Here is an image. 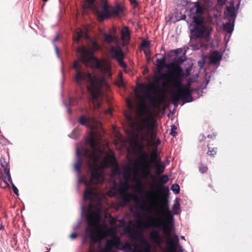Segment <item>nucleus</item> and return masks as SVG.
Listing matches in <instances>:
<instances>
[{"label": "nucleus", "mask_w": 252, "mask_h": 252, "mask_svg": "<svg viewBox=\"0 0 252 252\" xmlns=\"http://www.w3.org/2000/svg\"><path fill=\"white\" fill-rule=\"evenodd\" d=\"M77 52L80 54V58L82 63H88L92 62L94 64L93 66L102 74L99 77L92 75L89 72L84 70L78 61H75L73 62L72 68L75 70L74 81L80 87L88 84L87 89L91 94L92 101L97 100L100 95L101 88L106 85L104 76H110L112 74L110 65L103 61H100L92 57L89 52L84 47L78 48Z\"/></svg>", "instance_id": "nucleus-1"}, {"label": "nucleus", "mask_w": 252, "mask_h": 252, "mask_svg": "<svg viewBox=\"0 0 252 252\" xmlns=\"http://www.w3.org/2000/svg\"><path fill=\"white\" fill-rule=\"evenodd\" d=\"M159 208L162 215L166 218L165 223L161 219L150 218L146 222H143L141 220H139L138 224L143 228H148L152 227L162 229L165 235L169 237L167 244L172 251H176L179 239L177 235H175L173 238H171L172 224L170 220L173 219V215L169 209L168 200L166 196L162 197L160 200Z\"/></svg>", "instance_id": "nucleus-2"}, {"label": "nucleus", "mask_w": 252, "mask_h": 252, "mask_svg": "<svg viewBox=\"0 0 252 252\" xmlns=\"http://www.w3.org/2000/svg\"><path fill=\"white\" fill-rule=\"evenodd\" d=\"M88 142L93 151L83 148L81 152L77 150L76 153L78 157L83 155L86 158L91 175L89 182L85 178L80 179V182L84 183L86 186H92L100 182L101 168L99 166V156L96 152L101 153L102 151L99 147L98 139L94 137L92 134L90 135Z\"/></svg>", "instance_id": "nucleus-3"}, {"label": "nucleus", "mask_w": 252, "mask_h": 252, "mask_svg": "<svg viewBox=\"0 0 252 252\" xmlns=\"http://www.w3.org/2000/svg\"><path fill=\"white\" fill-rule=\"evenodd\" d=\"M101 209L97 206L90 205V210L86 214V220L88 226L92 229L86 228V231H90V238L91 242L99 243L104 237L108 236L111 229L107 228L99 224L101 218Z\"/></svg>", "instance_id": "nucleus-4"}, {"label": "nucleus", "mask_w": 252, "mask_h": 252, "mask_svg": "<svg viewBox=\"0 0 252 252\" xmlns=\"http://www.w3.org/2000/svg\"><path fill=\"white\" fill-rule=\"evenodd\" d=\"M198 75L195 77H190L188 79L187 83L186 85L182 83L183 79H180V77L178 78V83L173 81V79H171V81L167 87H172L177 89V91L174 93L172 97L173 102L174 104L177 103L179 100H182L186 102H190L192 101L191 96L193 90L190 89L191 84L195 82L198 78Z\"/></svg>", "instance_id": "nucleus-5"}, {"label": "nucleus", "mask_w": 252, "mask_h": 252, "mask_svg": "<svg viewBox=\"0 0 252 252\" xmlns=\"http://www.w3.org/2000/svg\"><path fill=\"white\" fill-rule=\"evenodd\" d=\"M168 180V176L163 175L159 179L157 189H152L151 191L146 192V197L149 202L153 203L158 200L161 195L166 194L168 193L169 191L168 187L163 186V185L166 184Z\"/></svg>", "instance_id": "nucleus-6"}, {"label": "nucleus", "mask_w": 252, "mask_h": 252, "mask_svg": "<svg viewBox=\"0 0 252 252\" xmlns=\"http://www.w3.org/2000/svg\"><path fill=\"white\" fill-rule=\"evenodd\" d=\"M200 16H195L193 17V22L196 25L194 29L195 34L197 37H204L207 39L209 37L212 28L206 25L204 20Z\"/></svg>", "instance_id": "nucleus-7"}, {"label": "nucleus", "mask_w": 252, "mask_h": 252, "mask_svg": "<svg viewBox=\"0 0 252 252\" xmlns=\"http://www.w3.org/2000/svg\"><path fill=\"white\" fill-rule=\"evenodd\" d=\"M139 88L142 92H145L144 97L146 100L149 101L150 104L154 107H157L161 102V99L159 97L153 96L151 94V93L155 88V86L153 84H149L145 85L142 83L138 85Z\"/></svg>", "instance_id": "nucleus-8"}, {"label": "nucleus", "mask_w": 252, "mask_h": 252, "mask_svg": "<svg viewBox=\"0 0 252 252\" xmlns=\"http://www.w3.org/2000/svg\"><path fill=\"white\" fill-rule=\"evenodd\" d=\"M126 118L129 122L130 126L132 129H135L137 132H143L145 129L152 130L153 128L150 124V118L149 117L142 119L140 122L136 121L130 115H127Z\"/></svg>", "instance_id": "nucleus-9"}, {"label": "nucleus", "mask_w": 252, "mask_h": 252, "mask_svg": "<svg viewBox=\"0 0 252 252\" xmlns=\"http://www.w3.org/2000/svg\"><path fill=\"white\" fill-rule=\"evenodd\" d=\"M186 61L185 57H180L168 63L169 69H171L172 77L173 81L178 83V78L183 74V68L181 64Z\"/></svg>", "instance_id": "nucleus-10"}, {"label": "nucleus", "mask_w": 252, "mask_h": 252, "mask_svg": "<svg viewBox=\"0 0 252 252\" xmlns=\"http://www.w3.org/2000/svg\"><path fill=\"white\" fill-rule=\"evenodd\" d=\"M168 63H166V59L164 56H163L161 59H158L157 60L156 65L158 72L161 71L164 67L166 68L167 69V71L165 73L162 74V77L164 80L162 86L164 87H167L171 81V79L172 78L171 69H169L170 68L168 67Z\"/></svg>", "instance_id": "nucleus-11"}, {"label": "nucleus", "mask_w": 252, "mask_h": 252, "mask_svg": "<svg viewBox=\"0 0 252 252\" xmlns=\"http://www.w3.org/2000/svg\"><path fill=\"white\" fill-rule=\"evenodd\" d=\"M127 188H126V189L123 190L121 189H120V192L121 193L123 194L122 198V201L124 204H126L128 203L130 200H134L137 204L139 205L140 208L142 210H145V205L143 200L134 195H132L129 193H125L126 191L127 190Z\"/></svg>", "instance_id": "nucleus-12"}, {"label": "nucleus", "mask_w": 252, "mask_h": 252, "mask_svg": "<svg viewBox=\"0 0 252 252\" xmlns=\"http://www.w3.org/2000/svg\"><path fill=\"white\" fill-rule=\"evenodd\" d=\"M97 14L99 21H103L111 16V8L106 3H105L102 6V10L98 11Z\"/></svg>", "instance_id": "nucleus-13"}, {"label": "nucleus", "mask_w": 252, "mask_h": 252, "mask_svg": "<svg viewBox=\"0 0 252 252\" xmlns=\"http://www.w3.org/2000/svg\"><path fill=\"white\" fill-rule=\"evenodd\" d=\"M210 64L219 65L222 59V56L220 52L218 51H214L208 57Z\"/></svg>", "instance_id": "nucleus-14"}, {"label": "nucleus", "mask_w": 252, "mask_h": 252, "mask_svg": "<svg viewBox=\"0 0 252 252\" xmlns=\"http://www.w3.org/2000/svg\"><path fill=\"white\" fill-rule=\"evenodd\" d=\"M121 244L119 237L117 236H114L111 239L107 240L105 246V248H108L109 249H112L113 247L119 249Z\"/></svg>", "instance_id": "nucleus-15"}, {"label": "nucleus", "mask_w": 252, "mask_h": 252, "mask_svg": "<svg viewBox=\"0 0 252 252\" xmlns=\"http://www.w3.org/2000/svg\"><path fill=\"white\" fill-rule=\"evenodd\" d=\"M197 37L198 39H196L194 43L192 42L191 47H192L194 50H199L201 48L206 47V42L208 41L209 37L207 39H206L204 37Z\"/></svg>", "instance_id": "nucleus-16"}, {"label": "nucleus", "mask_w": 252, "mask_h": 252, "mask_svg": "<svg viewBox=\"0 0 252 252\" xmlns=\"http://www.w3.org/2000/svg\"><path fill=\"white\" fill-rule=\"evenodd\" d=\"M150 239L155 244L161 245L163 243L162 238L159 232L157 230H152L150 234Z\"/></svg>", "instance_id": "nucleus-17"}, {"label": "nucleus", "mask_w": 252, "mask_h": 252, "mask_svg": "<svg viewBox=\"0 0 252 252\" xmlns=\"http://www.w3.org/2000/svg\"><path fill=\"white\" fill-rule=\"evenodd\" d=\"M110 52L112 57L116 60L124 57L123 51L119 46H112L110 48Z\"/></svg>", "instance_id": "nucleus-18"}, {"label": "nucleus", "mask_w": 252, "mask_h": 252, "mask_svg": "<svg viewBox=\"0 0 252 252\" xmlns=\"http://www.w3.org/2000/svg\"><path fill=\"white\" fill-rule=\"evenodd\" d=\"M121 39L125 42L128 43L130 40V31L128 27H124L121 31Z\"/></svg>", "instance_id": "nucleus-19"}, {"label": "nucleus", "mask_w": 252, "mask_h": 252, "mask_svg": "<svg viewBox=\"0 0 252 252\" xmlns=\"http://www.w3.org/2000/svg\"><path fill=\"white\" fill-rule=\"evenodd\" d=\"M138 153L139 156L138 157V160L136 162V164L149 160L148 159L149 158V155L147 152L143 150V147L142 146L139 148Z\"/></svg>", "instance_id": "nucleus-20"}, {"label": "nucleus", "mask_w": 252, "mask_h": 252, "mask_svg": "<svg viewBox=\"0 0 252 252\" xmlns=\"http://www.w3.org/2000/svg\"><path fill=\"white\" fill-rule=\"evenodd\" d=\"M103 162L105 166H107L108 164L113 165L117 164L114 153L112 152L111 154L107 155L103 159Z\"/></svg>", "instance_id": "nucleus-21"}, {"label": "nucleus", "mask_w": 252, "mask_h": 252, "mask_svg": "<svg viewBox=\"0 0 252 252\" xmlns=\"http://www.w3.org/2000/svg\"><path fill=\"white\" fill-rule=\"evenodd\" d=\"M124 231L132 239H136L139 234L137 230L132 229L129 226H126L124 229Z\"/></svg>", "instance_id": "nucleus-22"}, {"label": "nucleus", "mask_w": 252, "mask_h": 252, "mask_svg": "<svg viewBox=\"0 0 252 252\" xmlns=\"http://www.w3.org/2000/svg\"><path fill=\"white\" fill-rule=\"evenodd\" d=\"M123 12V8L119 5L111 7V16H119Z\"/></svg>", "instance_id": "nucleus-23"}, {"label": "nucleus", "mask_w": 252, "mask_h": 252, "mask_svg": "<svg viewBox=\"0 0 252 252\" xmlns=\"http://www.w3.org/2000/svg\"><path fill=\"white\" fill-rule=\"evenodd\" d=\"M190 11L196 14L197 16H201L203 14L202 7L198 4H196L193 7H192Z\"/></svg>", "instance_id": "nucleus-24"}, {"label": "nucleus", "mask_w": 252, "mask_h": 252, "mask_svg": "<svg viewBox=\"0 0 252 252\" xmlns=\"http://www.w3.org/2000/svg\"><path fill=\"white\" fill-rule=\"evenodd\" d=\"M95 121V119L94 118H91L89 117L87 118L85 116L82 115L79 119V122L80 124L82 125H86L87 122L88 123H91V122H93Z\"/></svg>", "instance_id": "nucleus-25"}, {"label": "nucleus", "mask_w": 252, "mask_h": 252, "mask_svg": "<svg viewBox=\"0 0 252 252\" xmlns=\"http://www.w3.org/2000/svg\"><path fill=\"white\" fill-rule=\"evenodd\" d=\"M93 195V190L91 189H87L84 192V199L86 200H91L92 199Z\"/></svg>", "instance_id": "nucleus-26"}, {"label": "nucleus", "mask_w": 252, "mask_h": 252, "mask_svg": "<svg viewBox=\"0 0 252 252\" xmlns=\"http://www.w3.org/2000/svg\"><path fill=\"white\" fill-rule=\"evenodd\" d=\"M139 113L141 116L149 114L150 111L149 108L145 103H142L140 104L139 107Z\"/></svg>", "instance_id": "nucleus-27"}, {"label": "nucleus", "mask_w": 252, "mask_h": 252, "mask_svg": "<svg viewBox=\"0 0 252 252\" xmlns=\"http://www.w3.org/2000/svg\"><path fill=\"white\" fill-rule=\"evenodd\" d=\"M84 159L80 158L74 164V169L78 175L81 174V168L82 167Z\"/></svg>", "instance_id": "nucleus-28"}, {"label": "nucleus", "mask_w": 252, "mask_h": 252, "mask_svg": "<svg viewBox=\"0 0 252 252\" xmlns=\"http://www.w3.org/2000/svg\"><path fill=\"white\" fill-rule=\"evenodd\" d=\"M208 152L207 155L211 157H214L217 153V148L211 147L209 144H207Z\"/></svg>", "instance_id": "nucleus-29"}, {"label": "nucleus", "mask_w": 252, "mask_h": 252, "mask_svg": "<svg viewBox=\"0 0 252 252\" xmlns=\"http://www.w3.org/2000/svg\"><path fill=\"white\" fill-rule=\"evenodd\" d=\"M155 167L157 174H162L165 169V166L161 162L157 163Z\"/></svg>", "instance_id": "nucleus-30"}, {"label": "nucleus", "mask_w": 252, "mask_h": 252, "mask_svg": "<svg viewBox=\"0 0 252 252\" xmlns=\"http://www.w3.org/2000/svg\"><path fill=\"white\" fill-rule=\"evenodd\" d=\"M95 0H85L84 3V6L86 8L93 9L94 7Z\"/></svg>", "instance_id": "nucleus-31"}, {"label": "nucleus", "mask_w": 252, "mask_h": 252, "mask_svg": "<svg viewBox=\"0 0 252 252\" xmlns=\"http://www.w3.org/2000/svg\"><path fill=\"white\" fill-rule=\"evenodd\" d=\"M137 164L142 167V170L147 169L151 170V162L149 160L142 163H139Z\"/></svg>", "instance_id": "nucleus-32"}, {"label": "nucleus", "mask_w": 252, "mask_h": 252, "mask_svg": "<svg viewBox=\"0 0 252 252\" xmlns=\"http://www.w3.org/2000/svg\"><path fill=\"white\" fill-rule=\"evenodd\" d=\"M227 15L229 17L233 18L236 17L235 14V8L234 6L227 7Z\"/></svg>", "instance_id": "nucleus-33"}, {"label": "nucleus", "mask_w": 252, "mask_h": 252, "mask_svg": "<svg viewBox=\"0 0 252 252\" xmlns=\"http://www.w3.org/2000/svg\"><path fill=\"white\" fill-rule=\"evenodd\" d=\"M4 172L7 176L8 181L11 182V177L10 173V166L8 163H5V167L3 168Z\"/></svg>", "instance_id": "nucleus-34"}, {"label": "nucleus", "mask_w": 252, "mask_h": 252, "mask_svg": "<svg viewBox=\"0 0 252 252\" xmlns=\"http://www.w3.org/2000/svg\"><path fill=\"white\" fill-rule=\"evenodd\" d=\"M104 41L108 43H111L114 41L113 37L111 35L107 33L104 34Z\"/></svg>", "instance_id": "nucleus-35"}, {"label": "nucleus", "mask_w": 252, "mask_h": 252, "mask_svg": "<svg viewBox=\"0 0 252 252\" xmlns=\"http://www.w3.org/2000/svg\"><path fill=\"white\" fill-rule=\"evenodd\" d=\"M151 163H154L157 164V163H160V160H158L157 158V155L156 153H153L151 156Z\"/></svg>", "instance_id": "nucleus-36"}, {"label": "nucleus", "mask_w": 252, "mask_h": 252, "mask_svg": "<svg viewBox=\"0 0 252 252\" xmlns=\"http://www.w3.org/2000/svg\"><path fill=\"white\" fill-rule=\"evenodd\" d=\"M122 249L126 252H129L132 250L131 245L129 243H126L123 246Z\"/></svg>", "instance_id": "nucleus-37"}, {"label": "nucleus", "mask_w": 252, "mask_h": 252, "mask_svg": "<svg viewBox=\"0 0 252 252\" xmlns=\"http://www.w3.org/2000/svg\"><path fill=\"white\" fill-rule=\"evenodd\" d=\"M198 169L201 173H204L207 172L208 167L206 165L203 164L202 163H200L198 165Z\"/></svg>", "instance_id": "nucleus-38"}, {"label": "nucleus", "mask_w": 252, "mask_h": 252, "mask_svg": "<svg viewBox=\"0 0 252 252\" xmlns=\"http://www.w3.org/2000/svg\"><path fill=\"white\" fill-rule=\"evenodd\" d=\"M171 189L176 194H178L180 191V187L177 184H174L172 185Z\"/></svg>", "instance_id": "nucleus-39"}, {"label": "nucleus", "mask_w": 252, "mask_h": 252, "mask_svg": "<svg viewBox=\"0 0 252 252\" xmlns=\"http://www.w3.org/2000/svg\"><path fill=\"white\" fill-rule=\"evenodd\" d=\"M0 187L3 189H6L9 187V184L4 179H0Z\"/></svg>", "instance_id": "nucleus-40"}, {"label": "nucleus", "mask_w": 252, "mask_h": 252, "mask_svg": "<svg viewBox=\"0 0 252 252\" xmlns=\"http://www.w3.org/2000/svg\"><path fill=\"white\" fill-rule=\"evenodd\" d=\"M173 210L174 214H178L180 211V204L179 203H176L173 205Z\"/></svg>", "instance_id": "nucleus-41"}, {"label": "nucleus", "mask_w": 252, "mask_h": 252, "mask_svg": "<svg viewBox=\"0 0 252 252\" xmlns=\"http://www.w3.org/2000/svg\"><path fill=\"white\" fill-rule=\"evenodd\" d=\"M150 45V42L146 40H143L141 43L142 48H146L149 47Z\"/></svg>", "instance_id": "nucleus-42"}, {"label": "nucleus", "mask_w": 252, "mask_h": 252, "mask_svg": "<svg viewBox=\"0 0 252 252\" xmlns=\"http://www.w3.org/2000/svg\"><path fill=\"white\" fill-rule=\"evenodd\" d=\"M190 69L189 68H187L186 69L185 72H184V71L183 70V74L181 76H180V79H183V78L184 77H188L190 75Z\"/></svg>", "instance_id": "nucleus-43"}, {"label": "nucleus", "mask_w": 252, "mask_h": 252, "mask_svg": "<svg viewBox=\"0 0 252 252\" xmlns=\"http://www.w3.org/2000/svg\"><path fill=\"white\" fill-rule=\"evenodd\" d=\"M224 29L225 31H226L227 32H228V33H231L232 32V30H233V28L231 27V26L230 24V23H228V24H225L224 26Z\"/></svg>", "instance_id": "nucleus-44"}, {"label": "nucleus", "mask_w": 252, "mask_h": 252, "mask_svg": "<svg viewBox=\"0 0 252 252\" xmlns=\"http://www.w3.org/2000/svg\"><path fill=\"white\" fill-rule=\"evenodd\" d=\"M82 36V31H79L76 32V35L74 36V39L78 42L81 37Z\"/></svg>", "instance_id": "nucleus-45"}, {"label": "nucleus", "mask_w": 252, "mask_h": 252, "mask_svg": "<svg viewBox=\"0 0 252 252\" xmlns=\"http://www.w3.org/2000/svg\"><path fill=\"white\" fill-rule=\"evenodd\" d=\"M176 130H177V127L174 125H172L171 126L170 134L172 136L175 137L177 135V132L176 131Z\"/></svg>", "instance_id": "nucleus-46"}, {"label": "nucleus", "mask_w": 252, "mask_h": 252, "mask_svg": "<svg viewBox=\"0 0 252 252\" xmlns=\"http://www.w3.org/2000/svg\"><path fill=\"white\" fill-rule=\"evenodd\" d=\"M123 59H124V57L117 60V61L118 62V63L121 67H122L123 68H125V67H126V63L124 62Z\"/></svg>", "instance_id": "nucleus-47"}, {"label": "nucleus", "mask_w": 252, "mask_h": 252, "mask_svg": "<svg viewBox=\"0 0 252 252\" xmlns=\"http://www.w3.org/2000/svg\"><path fill=\"white\" fill-rule=\"evenodd\" d=\"M100 49L99 45L95 41L92 43V49L93 51H97Z\"/></svg>", "instance_id": "nucleus-48"}, {"label": "nucleus", "mask_w": 252, "mask_h": 252, "mask_svg": "<svg viewBox=\"0 0 252 252\" xmlns=\"http://www.w3.org/2000/svg\"><path fill=\"white\" fill-rule=\"evenodd\" d=\"M12 186V190L13 191V192L16 194L17 195H18V189L15 187L14 184L13 183L12 181L11 180V182H9Z\"/></svg>", "instance_id": "nucleus-49"}, {"label": "nucleus", "mask_w": 252, "mask_h": 252, "mask_svg": "<svg viewBox=\"0 0 252 252\" xmlns=\"http://www.w3.org/2000/svg\"><path fill=\"white\" fill-rule=\"evenodd\" d=\"M145 177H147L150 175H151V170H142Z\"/></svg>", "instance_id": "nucleus-50"}, {"label": "nucleus", "mask_w": 252, "mask_h": 252, "mask_svg": "<svg viewBox=\"0 0 252 252\" xmlns=\"http://www.w3.org/2000/svg\"><path fill=\"white\" fill-rule=\"evenodd\" d=\"M205 139H206V137L204 134H201L198 136V140L199 142H203L205 140Z\"/></svg>", "instance_id": "nucleus-51"}, {"label": "nucleus", "mask_w": 252, "mask_h": 252, "mask_svg": "<svg viewBox=\"0 0 252 252\" xmlns=\"http://www.w3.org/2000/svg\"><path fill=\"white\" fill-rule=\"evenodd\" d=\"M137 186L139 188V189L137 190V192L138 193L142 192L143 191L142 189H141V188L142 187V185L141 182L139 180L138 181Z\"/></svg>", "instance_id": "nucleus-52"}, {"label": "nucleus", "mask_w": 252, "mask_h": 252, "mask_svg": "<svg viewBox=\"0 0 252 252\" xmlns=\"http://www.w3.org/2000/svg\"><path fill=\"white\" fill-rule=\"evenodd\" d=\"M145 252H151V246L150 244H147L145 248Z\"/></svg>", "instance_id": "nucleus-53"}, {"label": "nucleus", "mask_w": 252, "mask_h": 252, "mask_svg": "<svg viewBox=\"0 0 252 252\" xmlns=\"http://www.w3.org/2000/svg\"><path fill=\"white\" fill-rule=\"evenodd\" d=\"M204 64H205V60L204 59H203L202 61H200L198 62V65L201 67H202L203 66V65H204Z\"/></svg>", "instance_id": "nucleus-54"}, {"label": "nucleus", "mask_w": 252, "mask_h": 252, "mask_svg": "<svg viewBox=\"0 0 252 252\" xmlns=\"http://www.w3.org/2000/svg\"><path fill=\"white\" fill-rule=\"evenodd\" d=\"M88 252H97L96 250L91 245L89 247Z\"/></svg>", "instance_id": "nucleus-55"}, {"label": "nucleus", "mask_w": 252, "mask_h": 252, "mask_svg": "<svg viewBox=\"0 0 252 252\" xmlns=\"http://www.w3.org/2000/svg\"><path fill=\"white\" fill-rule=\"evenodd\" d=\"M112 249H109L108 248H105V246L104 249L101 250L100 252H111Z\"/></svg>", "instance_id": "nucleus-56"}, {"label": "nucleus", "mask_w": 252, "mask_h": 252, "mask_svg": "<svg viewBox=\"0 0 252 252\" xmlns=\"http://www.w3.org/2000/svg\"><path fill=\"white\" fill-rule=\"evenodd\" d=\"M130 1L131 3L133 4L135 6H137L138 5V3L137 1V0H130Z\"/></svg>", "instance_id": "nucleus-57"}, {"label": "nucleus", "mask_w": 252, "mask_h": 252, "mask_svg": "<svg viewBox=\"0 0 252 252\" xmlns=\"http://www.w3.org/2000/svg\"><path fill=\"white\" fill-rule=\"evenodd\" d=\"M226 0H218V3L220 5H223L225 4Z\"/></svg>", "instance_id": "nucleus-58"}, {"label": "nucleus", "mask_w": 252, "mask_h": 252, "mask_svg": "<svg viewBox=\"0 0 252 252\" xmlns=\"http://www.w3.org/2000/svg\"><path fill=\"white\" fill-rule=\"evenodd\" d=\"M77 236H78L77 234L73 233H72L71 234H70V238H71L72 239H75L77 238Z\"/></svg>", "instance_id": "nucleus-59"}, {"label": "nucleus", "mask_w": 252, "mask_h": 252, "mask_svg": "<svg viewBox=\"0 0 252 252\" xmlns=\"http://www.w3.org/2000/svg\"><path fill=\"white\" fill-rule=\"evenodd\" d=\"M104 113L106 114H110L111 113V109L109 108L104 111Z\"/></svg>", "instance_id": "nucleus-60"}, {"label": "nucleus", "mask_w": 252, "mask_h": 252, "mask_svg": "<svg viewBox=\"0 0 252 252\" xmlns=\"http://www.w3.org/2000/svg\"><path fill=\"white\" fill-rule=\"evenodd\" d=\"M216 135L213 134H211V135H207V137L209 138H210V139H214L216 137Z\"/></svg>", "instance_id": "nucleus-61"}, {"label": "nucleus", "mask_w": 252, "mask_h": 252, "mask_svg": "<svg viewBox=\"0 0 252 252\" xmlns=\"http://www.w3.org/2000/svg\"><path fill=\"white\" fill-rule=\"evenodd\" d=\"M122 75H123V74H122V72L119 73V77L121 78V80H120V85H122V84H123V81H122Z\"/></svg>", "instance_id": "nucleus-62"}, {"label": "nucleus", "mask_w": 252, "mask_h": 252, "mask_svg": "<svg viewBox=\"0 0 252 252\" xmlns=\"http://www.w3.org/2000/svg\"><path fill=\"white\" fill-rule=\"evenodd\" d=\"M59 37H60L59 35V34H57V35L56 36V37H55V38H54V41L55 42L57 41L58 40L59 38Z\"/></svg>", "instance_id": "nucleus-63"}, {"label": "nucleus", "mask_w": 252, "mask_h": 252, "mask_svg": "<svg viewBox=\"0 0 252 252\" xmlns=\"http://www.w3.org/2000/svg\"><path fill=\"white\" fill-rule=\"evenodd\" d=\"M5 163H6V162H5L4 163H2L1 162V166L4 168L5 167Z\"/></svg>", "instance_id": "nucleus-64"}]
</instances>
